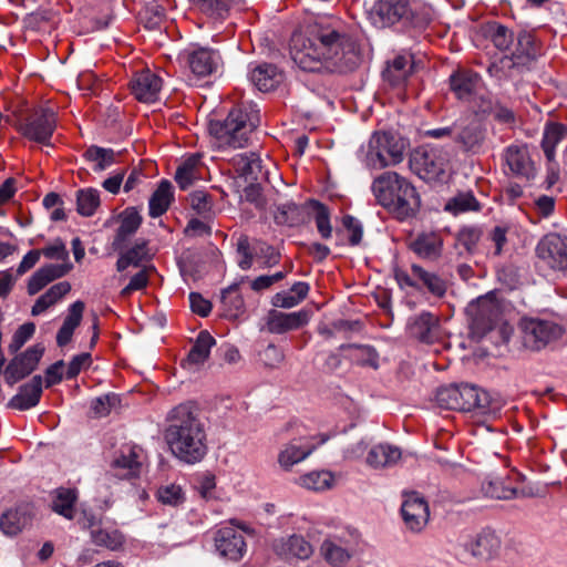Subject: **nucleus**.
<instances>
[{
    "instance_id": "1",
    "label": "nucleus",
    "mask_w": 567,
    "mask_h": 567,
    "mask_svg": "<svg viewBox=\"0 0 567 567\" xmlns=\"http://www.w3.org/2000/svg\"><path fill=\"white\" fill-rule=\"evenodd\" d=\"M290 53L301 70L318 73L351 72L362 59L358 42L342 27L323 20L295 33Z\"/></svg>"
},
{
    "instance_id": "2",
    "label": "nucleus",
    "mask_w": 567,
    "mask_h": 567,
    "mask_svg": "<svg viewBox=\"0 0 567 567\" xmlns=\"http://www.w3.org/2000/svg\"><path fill=\"white\" fill-rule=\"evenodd\" d=\"M164 436L172 454L186 464L200 462L208 452L205 423L194 402L174 406L166 416Z\"/></svg>"
},
{
    "instance_id": "3",
    "label": "nucleus",
    "mask_w": 567,
    "mask_h": 567,
    "mask_svg": "<svg viewBox=\"0 0 567 567\" xmlns=\"http://www.w3.org/2000/svg\"><path fill=\"white\" fill-rule=\"evenodd\" d=\"M371 189L378 203L400 220L415 216L421 206L415 187L395 172H384L374 178Z\"/></svg>"
},
{
    "instance_id": "4",
    "label": "nucleus",
    "mask_w": 567,
    "mask_h": 567,
    "mask_svg": "<svg viewBox=\"0 0 567 567\" xmlns=\"http://www.w3.org/2000/svg\"><path fill=\"white\" fill-rule=\"evenodd\" d=\"M259 123V111L254 105L240 104L233 107L224 121H210L208 131L220 145L243 148L248 146Z\"/></svg>"
},
{
    "instance_id": "5",
    "label": "nucleus",
    "mask_w": 567,
    "mask_h": 567,
    "mask_svg": "<svg viewBox=\"0 0 567 567\" xmlns=\"http://www.w3.org/2000/svg\"><path fill=\"white\" fill-rule=\"evenodd\" d=\"M424 135L436 140L450 138L457 151L477 155L484 151L487 127L474 117L458 118L452 125L426 130Z\"/></svg>"
},
{
    "instance_id": "6",
    "label": "nucleus",
    "mask_w": 567,
    "mask_h": 567,
    "mask_svg": "<svg viewBox=\"0 0 567 567\" xmlns=\"http://www.w3.org/2000/svg\"><path fill=\"white\" fill-rule=\"evenodd\" d=\"M404 147V142L399 136L389 132H375L367 145L361 146L358 156L367 167L382 169L401 163Z\"/></svg>"
},
{
    "instance_id": "7",
    "label": "nucleus",
    "mask_w": 567,
    "mask_h": 567,
    "mask_svg": "<svg viewBox=\"0 0 567 567\" xmlns=\"http://www.w3.org/2000/svg\"><path fill=\"white\" fill-rule=\"evenodd\" d=\"M519 330L523 346L533 351L544 349L564 333L560 324L540 318H523L519 321Z\"/></svg>"
},
{
    "instance_id": "8",
    "label": "nucleus",
    "mask_w": 567,
    "mask_h": 567,
    "mask_svg": "<svg viewBox=\"0 0 567 567\" xmlns=\"http://www.w3.org/2000/svg\"><path fill=\"white\" fill-rule=\"evenodd\" d=\"M501 547L502 540L496 532L485 528L475 538L458 544L455 555L462 561H467L470 557L488 561L499 554Z\"/></svg>"
},
{
    "instance_id": "9",
    "label": "nucleus",
    "mask_w": 567,
    "mask_h": 567,
    "mask_svg": "<svg viewBox=\"0 0 567 567\" xmlns=\"http://www.w3.org/2000/svg\"><path fill=\"white\" fill-rule=\"evenodd\" d=\"M55 127L54 111L49 107H40L23 120L19 131L30 141L49 145Z\"/></svg>"
},
{
    "instance_id": "10",
    "label": "nucleus",
    "mask_w": 567,
    "mask_h": 567,
    "mask_svg": "<svg viewBox=\"0 0 567 567\" xmlns=\"http://www.w3.org/2000/svg\"><path fill=\"white\" fill-rule=\"evenodd\" d=\"M179 58L187 64L190 72L198 76L205 78L216 73L223 65V59L219 51L196 44L185 49Z\"/></svg>"
},
{
    "instance_id": "11",
    "label": "nucleus",
    "mask_w": 567,
    "mask_h": 567,
    "mask_svg": "<svg viewBox=\"0 0 567 567\" xmlns=\"http://www.w3.org/2000/svg\"><path fill=\"white\" fill-rule=\"evenodd\" d=\"M536 255L548 268L567 272V236L558 233L545 235L536 246Z\"/></svg>"
},
{
    "instance_id": "12",
    "label": "nucleus",
    "mask_w": 567,
    "mask_h": 567,
    "mask_svg": "<svg viewBox=\"0 0 567 567\" xmlns=\"http://www.w3.org/2000/svg\"><path fill=\"white\" fill-rule=\"evenodd\" d=\"M370 16L375 25L385 28L410 22L413 10L410 0H377Z\"/></svg>"
},
{
    "instance_id": "13",
    "label": "nucleus",
    "mask_w": 567,
    "mask_h": 567,
    "mask_svg": "<svg viewBox=\"0 0 567 567\" xmlns=\"http://www.w3.org/2000/svg\"><path fill=\"white\" fill-rule=\"evenodd\" d=\"M460 411H477L481 414H496L502 408L498 399L473 384H460Z\"/></svg>"
},
{
    "instance_id": "14",
    "label": "nucleus",
    "mask_w": 567,
    "mask_h": 567,
    "mask_svg": "<svg viewBox=\"0 0 567 567\" xmlns=\"http://www.w3.org/2000/svg\"><path fill=\"white\" fill-rule=\"evenodd\" d=\"M44 353V347L40 343L28 348L23 353L16 355L4 369V379L9 385L31 374L38 367Z\"/></svg>"
},
{
    "instance_id": "15",
    "label": "nucleus",
    "mask_w": 567,
    "mask_h": 567,
    "mask_svg": "<svg viewBox=\"0 0 567 567\" xmlns=\"http://www.w3.org/2000/svg\"><path fill=\"white\" fill-rule=\"evenodd\" d=\"M214 542L218 554L233 561L240 560L247 549L244 534L231 526L217 529Z\"/></svg>"
},
{
    "instance_id": "16",
    "label": "nucleus",
    "mask_w": 567,
    "mask_h": 567,
    "mask_svg": "<svg viewBox=\"0 0 567 567\" xmlns=\"http://www.w3.org/2000/svg\"><path fill=\"white\" fill-rule=\"evenodd\" d=\"M412 171L423 179H433L444 173V159L432 148L416 150L410 158Z\"/></svg>"
},
{
    "instance_id": "17",
    "label": "nucleus",
    "mask_w": 567,
    "mask_h": 567,
    "mask_svg": "<svg viewBox=\"0 0 567 567\" xmlns=\"http://www.w3.org/2000/svg\"><path fill=\"white\" fill-rule=\"evenodd\" d=\"M34 517L31 503H20L0 516V530L7 536H16L29 526Z\"/></svg>"
},
{
    "instance_id": "18",
    "label": "nucleus",
    "mask_w": 567,
    "mask_h": 567,
    "mask_svg": "<svg viewBox=\"0 0 567 567\" xmlns=\"http://www.w3.org/2000/svg\"><path fill=\"white\" fill-rule=\"evenodd\" d=\"M272 549L287 561L306 560L313 554L312 545L301 535H291L276 539Z\"/></svg>"
},
{
    "instance_id": "19",
    "label": "nucleus",
    "mask_w": 567,
    "mask_h": 567,
    "mask_svg": "<svg viewBox=\"0 0 567 567\" xmlns=\"http://www.w3.org/2000/svg\"><path fill=\"white\" fill-rule=\"evenodd\" d=\"M162 79L150 69L135 73L131 80V92L143 103H154L162 89Z\"/></svg>"
},
{
    "instance_id": "20",
    "label": "nucleus",
    "mask_w": 567,
    "mask_h": 567,
    "mask_svg": "<svg viewBox=\"0 0 567 567\" xmlns=\"http://www.w3.org/2000/svg\"><path fill=\"white\" fill-rule=\"evenodd\" d=\"M401 513L405 525L413 532H420L429 522L427 503L416 493L405 495Z\"/></svg>"
},
{
    "instance_id": "21",
    "label": "nucleus",
    "mask_w": 567,
    "mask_h": 567,
    "mask_svg": "<svg viewBox=\"0 0 567 567\" xmlns=\"http://www.w3.org/2000/svg\"><path fill=\"white\" fill-rule=\"evenodd\" d=\"M408 333L423 343H433L439 339L440 322L431 312L423 311L408 321Z\"/></svg>"
},
{
    "instance_id": "22",
    "label": "nucleus",
    "mask_w": 567,
    "mask_h": 567,
    "mask_svg": "<svg viewBox=\"0 0 567 567\" xmlns=\"http://www.w3.org/2000/svg\"><path fill=\"white\" fill-rule=\"evenodd\" d=\"M309 321V313L306 310L295 312H281L271 310L268 313L266 328L268 332L281 334L291 330H297Z\"/></svg>"
},
{
    "instance_id": "23",
    "label": "nucleus",
    "mask_w": 567,
    "mask_h": 567,
    "mask_svg": "<svg viewBox=\"0 0 567 567\" xmlns=\"http://www.w3.org/2000/svg\"><path fill=\"white\" fill-rule=\"evenodd\" d=\"M72 269V264H49L39 268L29 279L28 293L35 295L51 281L65 276Z\"/></svg>"
},
{
    "instance_id": "24",
    "label": "nucleus",
    "mask_w": 567,
    "mask_h": 567,
    "mask_svg": "<svg viewBox=\"0 0 567 567\" xmlns=\"http://www.w3.org/2000/svg\"><path fill=\"white\" fill-rule=\"evenodd\" d=\"M42 394V377L34 375L30 382L20 386L19 392L9 401V406L20 411L35 406Z\"/></svg>"
},
{
    "instance_id": "25",
    "label": "nucleus",
    "mask_w": 567,
    "mask_h": 567,
    "mask_svg": "<svg viewBox=\"0 0 567 567\" xmlns=\"http://www.w3.org/2000/svg\"><path fill=\"white\" fill-rule=\"evenodd\" d=\"M401 457L400 447L389 443H380L370 449L365 463L372 468H386L396 465Z\"/></svg>"
},
{
    "instance_id": "26",
    "label": "nucleus",
    "mask_w": 567,
    "mask_h": 567,
    "mask_svg": "<svg viewBox=\"0 0 567 567\" xmlns=\"http://www.w3.org/2000/svg\"><path fill=\"white\" fill-rule=\"evenodd\" d=\"M313 450L315 445L310 444L307 440L293 439L279 452L278 463L284 470L288 471L295 464L307 458Z\"/></svg>"
},
{
    "instance_id": "27",
    "label": "nucleus",
    "mask_w": 567,
    "mask_h": 567,
    "mask_svg": "<svg viewBox=\"0 0 567 567\" xmlns=\"http://www.w3.org/2000/svg\"><path fill=\"white\" fill-rule=\"evenodd\" d=\"M504 158L513 174L527 178L533 175V163L525 145H509L505 150Z\"/></svg>"
},
{
    "instance_id": "28",
    "label": "nucleus",
    "mask_w": 567,
    "mask_h": 567,
    "mask_svg": "<svg viewBox=\"0 0 567 567\" xmlns=\"http://www.w3.org/2000/svg\"><path fill=\"white\" fill-rule=\"evenodd\" d=\"M309 220L308 202L305 205H297L292 202H286L277 206L275 221L278 225L289 227L300 226Z\"/></svg>"
},
{
    "instance_id": "29",
    "label": "nucleus",
    "mask_w": 567,
    "mask_h": 567,
    "mask_svg": "<svg viewBox=\"0 0 567 567\" xmlns=\"http://www.w3.org/2000/svg\"><path fill=\"white\" fill-rule=\"evenodd\" d=\"M480 76L468 70H458L450 76V89L458 100H468L476 91Z\"/></svg>"
},
{
    "instance_id": "30",
    "label": "nucleus",
    "mask_w": 567,
    "mask_h": 567,
    "mask_svg": "<svg viewBox=\"0 0 567 567\" xmlns=\"http://www.w3.org/2000/svg\"><path fill=\"white\" fill-rule=\"evenodd\" d=\"M250 81L259 91L268 92L279 85L282 74L276 65L262 63L251 70Z\"/></svg>"
},
{
    "instance_id": "31",
    "label": "nucleus",
    "mask_w": 567,
    "mask_h": 567,
    "mask_svg": "<svg viewBox=\"0 0 567 567\" xmlns=\"http://www.w3.org/2000/svg\"><path fill=\"white\" fill-rule=\"evenodd\" d=\"M410 248L421 258L435 260L442 254L443 240L435 233H423L410 244Z\"/></svg>"
},
{
    "instance_id": "32",
    "label": "nucleus",
    "mask_w": 567,
    "mask_h": 567,
    "mask_svg": "<svg viewBox=\"0 0 567 567\" xmlns=\"http://www.w3.org/2000/svg\"><path fill=\"white\" fill-rule=\"evenodd\" d=\"M118 251L120 256L115 265L118 272H123L131 266L135 268L142 267L143 262L148 261L151 257L147 241L140 239L131 248L126 250L122 248Z\"/></svg>"
},
{
    "instance_id": "33",
    "label": "nucleus",
    "mask_w": 567,
    "mask_h": 567,
    "mask_svg": "<svg viewBox=\"0 0 567 567\" xmlns=\"http://www.w3.org/2000/svg\"><path fill=\"white\" fill-rule=\"evenodd\" d=\"M320 554L333 567L346 565L352 556V551L337 537L327 538L322 542Z\"/></svg>"
},
{
    "instance_id": "34",
    "label": "nucleus",
    "mask_w": 567,
    "mask_h": 567,
    "mask_svg": "<svg viewBox=\"0 0 567 567\" xmlns=\"http://www.w3.org/2000/svg\"><path fill=\"white\" fill-rule=\"evenodd\" d=\"M141 462L138 461V454L134 447H126L121 451L120 455L116 456L112 462V467L115 475L121 478H132L140 474Z\"/></svg>"
},
{
    "instance_id": "35",
    "label": "nucleus",
    "mask_w": 567,
    "mask_h": 567,
    "mask_svg": "<svg viewBox=\"0 0 567 567\" xmlns=\"http://www.w3.org/2000/svg\"><path fill=\"white\" fill-rule=\"evenodd\" d=\"M413 61L410 56L398 55L388 63L383 79L392 86L403 85L412 73Z\"/></svg>"
},
{
    "instance_id": "36",
    "label": "nucleus",
    "mask_w": 567,
    "mask_h": 567,
    "mask_svg": "<svg viewBox=\"0 0 567 567\" xmlns=\"http://www.w3.org/2000/svg\"><path fill=\"white\" fill-rule=\"evenodd\" d=\"M483 231L478 226H463L455 234V248L461 257L472 256L477 251Z\"/></svg>"
},
{
    "instance_id": "37",
    "label": "nucleus",
    "mask_w": 567,
    "mask_h": 567,
    "mask_svg": "<svg viewBox=\"0 0 567 567\" xmlns=\"http://www.w3.org/2000/svg\"><path fill=\"white\" fill-rule=\"evenodd\" d=\"M230 164L237 174L245 177L246 181L258 179V173L261 171V161L256 153L237 154L231 157Z\"/></svg>"
},
{
    "instance_id": "38",
    "label": "nucleus",
    "mask_w": 567,
    "mask_h": 567,
    "mask_svg": "<svg viewBox=\"0 0 567 567\" xmlns=\"http://www.w3.org/2000/svg\"><path fill=\"white\" fill-rule=\"evenodd\" d=\"M517 45L512 55L513 65H525L538 55V47L534 37L522 31L517 35Z\"/></svg>"
},
{
    "instance_id": "39",
    "label": "nucleus",
    "mask_w": 567,
    "mask_h": 567,
    "mask_svg": "<svg viewBox=\"0 0 567 567\" xmlns=\"http://www.w3.org/2000/svg\"><path fill=\"white\" fill-rule=\"evenodd\" d=\"M141 223L142 217L135 208L132 207L125 209L121 225L113 241V248L115 250L124 248V244L138 229Z\"/></svg>"
},
{
    "instance_id": "40",
    "label": "nucleus",
    "mask_w": 567,
    "mask_h": 567,
    "mask_svg": "<svg viewBox=\"0 0 567 567\" xmlns=\"http://www.w3.org/2000/svg\"><path fill=\"white\" fill-rule=\"evenodd\" d=\"M340 350L348 352L349 359L358 365L379 367V354L372 346L350 343L340 346Z\"/></svg>"
},
{
    "instance_id": "41",
    "label": "nucleus",
    "mask_w": 567,
    "mask_h": 567,
    "mask_svg": "<svg viewBox=\"0 0 567 567\" xmlns=\"http://www.w3.org/2000/svg\"><path fill=\"white\" fill-rule=\"evenodd\" d=\"M173 198L172 183L167 179H163L150 198V216L156 218L165 214Z\"/></svg>"
},
{
    "instance_id": "42",
    "label": "nucleus",
    "mask_w": 567,
    "mask_h": 567,
    "mask_svg": "<svg viewBox=\"0 0 567 567\" xmlns=\"http://www.w3.org/2000/svg\"><path fill=\"white\" fill-rule=\"evenodd\" d=\"M411 271L412 276L417 279L419 285L422 284L433 296L441 298L446 293V280L437 274L427 271L415 264L411 266Z\"/></svg>"
},
{
    "instance_id": "43",
    "label": "nucleus",
    "mask_w": 567,
    "mask_h": 567,
    "mask_svg": "<svg viewBox=\"0 0 567 567\" xmlns=\"http://www.w3.org/2000/svg\"><path fill=\"white\" fill-rule=\"evenodd\" d=\"M121 152H115L113 148H105L97 145H91L83 154L87 162L94 163V172H103L117 162V156Z\"/></svg>"
},
{
    "instance_id": "44",
    "label": "nucleus",
    "mask_w": 567,
    "mask_h": 567,
    "mask_svg": "<svg viewBox=\"0 0 567 567\" xmlns=\"http://www.w3.org/2000/svg\"><path fill=\"white\" fill-rule=\"evenodd\" d=\"M483 492L486 496L496 499H513L519 496H529L525 491L518 492L515 487L506 485V480L494 477L483 483Z\"/></svg>"
},
{
    "instance_id": "45",
    "label": "nucleus",
    "mask_w": 567,
    "mask_h": 567,
    "mask_svg": "<svg viewBox=\"0 0 567 567\" xmlns=\"http://www.w3.org/2000/svg\"><path fill=\"white\" fill-rule=\"evenodd\" d=\"M567 126L560 123H551L545 127L542 147L549 163L555 159L556 146L565 140Z\"/></svg>"
},
{
    "instance_id": "46",
    "label": "nucleus",
    "mask_w": 567,
    "mask_h": 567,
    "mask_svg": "<svg viewBox=\"0 0 567 567\" xmlns=\"http://www.w3.org/2000/svg\"><path fill=\"white\" fill-rule=\"evenodd\" d=\"M215 343V339L208 331H200L187 355L186 362L189 364H203L208 359L210 349Z\"/></svg>"
},
{
    "instance_id": "47",
    "label": "nucleus",
    "mask_w": 567,
    "mask_h": 567,
    "mask_svg": "<svg viewBox=\"0 0 567 567\" xmlns=\"http://www.w3.org/2000/svg\"><path fill=\"white\" fill-rule=\"evenodd\" d=\"M309 219L313 218L317 229L323 239H329L332 235L330 224V212L326 205L318 200L308 202Z\"/></svg>"
},
{
    "instance_id": "48",
    "label": "nucleus",
    "mask_w": 567,
    "mask_h": 567,
    "mask_svg": "<svg viewBox=\"0 0 567 567\" xmlns=\"http://www.w3.org/2000/svg\"><path fill=\"white\" fill-rule=\"evenodd\" d=\"M76 498V489L63 487L58 488L52 501V509L68 519H73Z\"/></svg>"
},
{
    "instance_id": "49",
    "label": "nucleus",
    "mask_w": 567,
    "mask_h": 567,
    "mask_svg": "<svg viewBox=\"0 0 567 567\" xmlns=\"http://www.w3.org/2000/svg\"><path fill=\"white\" fill-rule=\"evenodd\" d=\"M91 540L95 546L117 550L123 546L125 538L117 529L101 527L91 533Z\"/></svg>"
},
{
    "instance_id": "50",
    "label": "nucleus",
    "mask_w": 567,
    "mask_h": 567,
    "mask_svg": "<svg viewBox=\"0 0 567 567\" xmlns=\"http://www.w3.org/2000/svg\"><path fill=\"white\" fill-rule=\"evenodd\" d=\"M199 163L200 156L192 155L177 167L175 181L183 190L188 189L197 178V168Z\"/></svg>"
},
{
    "instance_id": "51",
    "label": "nucleus",
    "mask_w": 567,
    "mask_h": 567,
    "mask_svg": "<svg viewBox=\"0 0 567 567\" xmlns=\"http://www.w3.org/2000/svg\"><path fill=\"white\" fill-rule=\"evenodd\" d=\"M239 282H235L221 291L220 301L228 317L236 318L245 307L244 299L238 292Z\"/></svg>"
},
{
    "instance_id": "52",
    "label": "nucleus",
    "mask_w": 567,
    "mask_h": 567,
    "mask_svg": "<svg viewBox=\"0 0 567 567\" xmlns=\"http://www.w3.org/2000/svg\"><path fill=\"white\" fill-rule=\"evenodd\" d=\"M496 315V307L492 303L482 302L478 306L477 313L472 320V328L478 334H484L493 328Z\"/></svg>"
},
{
    "instance_id": "53",
    "label": "nucleus",
    "mask_w": 567,
    "mask_h": 567,
    "mask_svg": "<svg viewBox=\"0 0 567 567\" xmlns=\"http://www.w3.org/2000/svg\"><path fill=\"white\" fill-rule=\"evenodd\" d=\"M485 33L493 44L501 51L508 50L513 44L514 33L503 24L496 22L491 23L486 27Z\"/></svg>"
},
{
    "instance_id": "54",
    "label": "nucleus",
    "mask_w": 567,
    "mask_h": 567,
    "mask_svg": "<svg viewBox=\"0 0 567 567\" xmlns=\"http://www.w3.org/2000/svg\"><path fill=\"white\" fill-rule=\"evenodd\" d=\"M100 205V195L96 189H80L76 193V210L82 216H92Z\"/></svg>"
},
{
    "instance_id": "55",
    "label": "nucleus",
    "mask_w": 567,
    "mask_h": 567,
    "mask_svg": "<svg viewBox=\"0 0 567 567\" xmlns=\"http://www.w3.org/2000/svg\"><path fill=\"white\" fill-rule=\"evenodd\" d=\"M140 19L145 28L153 30L161 25L164 20V8L155 0H147L143 10L140 12Z\"/></svg>"
},
{
    "instance_id": "56",
    "label": "nucleus",
    "mask_w": 567,
    "mask_h": 567,
    "mask_svg": "<svg viewBox=\"0 0 567 567\" xmlns=\"http://www.w3.org/2000/svg\"><path fill=\"white\" fill-rule=\"evenodd\" d=\"M333 482V475L330 472L321 471V472H311L306 475H302L299 478V484L302 487L312 491H324L331 487Z\"/></svg>"
},
{
    "instance_id": "57",
    "label": "nucleus",
    "mask_w": 567,
    "mask_h": 567,
    "mask_svg": "<svg viewBox=\"0 0 567 567\" xmlns=\"http://www.w3.org/2000/svg\"><path fill=\"white\" fill-rule=\"evenodd\" d=\"M445 209L453 214H460L470 210H478L480 204L473 194L461 193L447 202Z\"/></svg>"
},
{
    "instance_id": "58",
    "label": "nucleus",
    "mask_w": 567,
    "mask_h": 567,
    "mask_svg": "<svg viewBox=\"0 0 567 567\" xmlns=\"http://www.w3.org/2000/svg\"><path fill=\"white\" fill-rule=\"evenodd\" d=\"M202 12L214 19H225L229 11L228 0H193Z\"/></svg>"
},
{
    "instance_id": "59",
    "label": "nucleus",
    "mask_w": 567,
    "mask_h": 567,
    "mask_svg": "<svg viewBox=\"0 0 567 567\" xmlns=\"http://www.w3.org/2000/svg\"><path fill=\"white\" fill-rule=\"evenodd\" d=\"M458 394L460 385L451 384L439 389L435 398L441 408L460 411Z\"/></svg>"
},
{
    "instance_id": "60",
    "label": "nucleus",
    "mask_w": 567,
    "mask_h": 567,
    "mask_svg": "<svg viewBox=\"0 0 567 567\" xmlns=\"http://www.w3.org/2000/svg\"><path fill=\"white\" fill-rule=\"evenodd\" d=\"M157 499L169 506H177L184 502V494L181 486L171 484L161 486L156 493Z\"/></svg>"
},
{
    "instance_id": "61",
    "label": "nucleus",
    "mask_w": 567,
    "mask_h": 567,
    "mask_svg": "<svg viewBox=\"0 0 567 567\" xmlns=\"http://www.w3.org/2000/svg\"><path fill=\"white\" fill-rule=\"evenodd\" d=\"M259 361L269 369L278 368L285 360L284 351L274 343H269L258 353Z\"/></svg>"
},
{
    "instance_id": "62",
    "label": "nucleus",
    "mask_w": 567,
    "mask_h": 567,
    "mask_svg": "<svg viewBox=\"0 0 567 567\" xmlns=\"http://www.w3.org/2000/svg\"><path fill=\"white\" fill-rule=\"evenodd\" d=\"M35 326L32 322L23 323L14 332L12 340L9 344V351L11 353L18 352L24 343L33 336Z\"/></svg>"
},
{
    "instance_id": "63",
    "label": "nucleus",
    "mask_w": 567,
    "mask_h": 567,
    "mask_svg": "<svg viewBox=\"0 0 567 567\" xmlns=\"http://www.w3.org/2000/svg\"><path fill=\"white\" fill-rule=\"evenodd\" d=\"M497 278L507 289H515L520 284L518 268L514 265H505L497 270Z\"/></svg>"
},
{
    "instance_id": "64",
    "label": "nucleus",
    "mask_w": 567,
    "mask_h": 567,
    "mask_svg": "<svg viewBox=\"0 0 567 567\" xmlns=\"http://www.w3.org/2000/svg\"><path fill=\"white\" fill-rule=\"evenodd\" d=\"M507 226L497 225L488 233L487 239L494 246L493 256L498 257L503 254L504 246L507 244Z\"/></svg>"
}]
</instances>
